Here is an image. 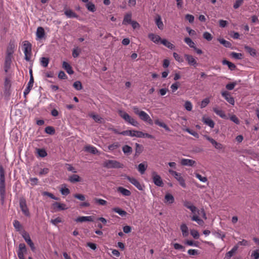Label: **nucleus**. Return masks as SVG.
<instances>
[{
  "mask_svg": "<svg viewBox=\"0 0 259 259\" xmlns=\"http://www.w3.org/2000/svg\"><path fill=\"white\" fill-rule=\"evenodd\" d=\"M118 114L119 116L123 119L128 124L136 126L138 127L139 125V122L134 118H132L125 111L120 110L118 111Z\"/></svg>",
  "mask_w": 259,
  "mask_h": 259,
  "instance_id": "nucleus-1",
  "label": "nucleus"
},
{
  "mask_svg": "<svg viewBox=\"0 0 259 259\" xmlns=\"http://www.w3.org/2000/svg\"><path fill=\"white\" fill-rule=\"evenodd\" d=\"M168 172L169 174H170L172 176L174 177V178L179 182L180 185L183 188H185L186 187L185 180L182 176L181 173L178 172L172 169H169Z\"/></svg>",
  "mask_w": 259,
  "mask_h": 259,
  "instance_id": "nucleus-2",
  "label": "nucleus"
},
{
  "mask_svg": "<svg viewBox=\"0 0 259 259\" xmlns=\"http://www.w3.org/2000/svg\"><path fill=\"white\" fill-rule=\"evenodd\" d=\"M104 165L108 168H122L123 165L117 161L108 160L105 162Z\"/></svg>",
  "mask_w": 259,
  "mask_h": 259,
  "instance_id": "nucleus-3",
  "label": "nucleus"
},
{
  "mask_svg": "<svg viewBox=\"0 0 259 259\" xmlns=\"http://www.w3.org/2000/svg\"><path fill=\"white\" fill-rule=\"evenodd\" d=\"M19 206L23 214L26 217H30V212L26 204V200L24 198L20 199Z\"/></svg>",
  "mask_w": 259,
  "mask_h": 259,
  "instance_id": "nucleus-4",
  "label": "nucleus"
},
{
  "mask_svg": "<svg viewBox=\"0 0 259 259\" xmlns=\"http://www.w3.org/2000/svg\"><path fill=\"white\" fill-rule=\"evenodd\" d=\"M21 235H22L23 238H24V239L25 240V241H26V242L31 248V249L32 250V251H34L35 250V247L34 246V245L33 242L32 241V240L30 237L29 234L27 232H26V231H23L21 233Z\"/></svg>",
  "mask_w": 259,
  "mask_h": 259,
  "instance_id": "nucleus-5",
  "label": "nucleus"
},
{
  "mask_svg": "<svg viewBox=\"0 0 259 259\" xmlns=\"http://www.w3.org/2000/svg\"><path fill=\"white\" fill-rule=\"evenodd\" d=\"M152 176L153 183L155 185L158 187H162L163 183L160 176L158 175L155 171L152 172Z\"/></svg>",
  "mask_w": 259,
  "mask_h": 259,
  "instance_id": "nucleus-6",
  "label": "nucleus"
},
{
  "mask_svg": "<svg viewBox=\"0 0 259 259\" xmlns=\"http://www.w3.org/2000/svg\"><path fill=\"white\" fill-rule=\"evenodd\" d=\"M27 250L24 243H20L19 245V249L17 251L18 256L19 259H25L24 254L26 253Z\"/></svg>",
  "mask_w": 259,
  "mask_h": 259,
  "instance_id": "nucleus-7",
  "label": "nucleus"
},
{
  "mask_svg": "<svg viewBox=\"0 0 259 259\" xmlns=\"http://www.w3.org/2000/svg\"><path fill=\"white\" fill-rule=\"evenodd\" d=\"M53 207L55 211L66 210L68 208L65 204L58 202H55L53 204Z\"/></svg>",
  "mask_w": 259,
  "mask_h": 259,
  "instance_id": "nucleus-8",
  "label": "nucleus"
},
{
  "mask_svg": "<svg viewBox=\"0 0 259 259\" xmlns=\"http://www.w3.org/2000/svg\"><path fill=\"white\" fill-rule=\"evenodd\" d=\"M139 117L145 122H147L150 125H152L153 122L149 115L145 111H143L140 113Z\"/></svg>",
  "mask_w": 259,
  "mask_h": 259,
  "instance_id": "nucleus-9",
  "label": "nucleus"
},
{
  "mask_svg": "<svg viewBox=\"0 0 259 259\" xmlns=\"http://www.w3.org/2000/svg\"><path fill=\"white\" fill-rule=\"evenodd\" d=\"M204 137L207 140L209 141L217 149L222 150L224 148V146L222 144L217 142L212 138L206 135L204 136Z\"/></svg>",
  "mask_w": 259,
  "mask_h": 259,
  "instance_id": "nucleus-10",
  "label": "nucleus"
},
{
  "mask_svg": "<svg viewBox=\"0 0 259 259\" xmlns=\"http://www.w3.org/2000/svg\"><path fill=\"white\" fill-rule=\"evenodd\" d=\"M126 179L131 183L134 185L139 190H143V186L140 183V182L137 179H136L134 178L130 177L129 176L127 177Z\"/></svg>",
  "mask_w": 259,
  "mask_h": 259,
  "instance_id": "nucleus-11",
  "label": "nucleus"
},
{
  "mask_svg": "<svg viewBox=\"0 0 259 259\" xmlns=\"http://www.w3.org/2000/svg\"><path fill=\"white\" fill-rule=\"evenodd\" d=\"M148 38L156 44L161 43V41L162 40L158 35L153 33H150L148 34Z\"/></svg>",
  "mask_w": 259,
  "mask_h": 259,
  "instance_id": "nucleus-12",
  "label": "nucleus"
},
{
  "mask_svg": "<svg viewBox=\"0 0 259 259\" xmlns=\"http://www.w3.org/2000/svg\"><path fill=\"white\" fill-rule=\"evenodd\" d=\"M222 96L231 105H234L235 101L234 98L231 96L230 94L227 91L222 92Z\"/></svg>",
  "mask_w": 259,
  "mask_h": 259,
  "instance_id": "nucleus-13",
  "label": "nucleus"
},
{
  "mask_svg": "<svg viewBox=\"0 0 259 259\" xmlns=\"http://www.w3.org/2000/svg\"><path fill=\"white\" fill-rule=\"evenodd\" d=\"M33 82H34L33 77H30V79L27 84V87L24 90V92H23V94L25 97H26V96L29 93L30 91L32 89L33 85Z\"/></svg>",
  "mask_w": 259,
  "mask_h": 259,
  "instance_id": "nucleus-14",
  "label": "nucleus"
},
{
  "mask_svg": "<svg viewBox=\"0 0 259 259\" xmlns=\"http://www.w3.org/2000/svg\"><path fill=\"white\" fill-rule=\"evenodd\" d=\"M16 47L15 42L13 41H11L7 49V55L12 56L15 50Z\"/></svg>",
  "mask_w": 259,
  "mask_h": 259,
  "instance_id": "nucleus-15",
  "label": "nucleus"
},
{
  "mask_svg": "<svg viewBox=\"0 0 259 259\" xmlns=\"http://www.w3.org/2000/svg\"><path fill=\"white\" fill-rule=\"evenodd\" d=\"M76 222H93L94 217L93 216H82L78 217L75 219Z\"/></svg>",
  "mask_w": 259,
  "mask_h": 259,
  "instance_id": "nucleus-16",
  "label": "nucleus"
},
{
  "mask_svg": "<svg viewBox=\"0 0 259 259\" xmlns=\"http://www.w3.org/2000/svg\"><path fill=\"white\" fill-rule=\"evenodd\" d=\"M181 164L184 166H193L196 164V161L192 159L182 158L181 160Z\"/></svg>",
  "mask_w": 259,
  "mask_h": 259,
  "instance_id": "nucleus-17",
  "label": "nucleus"
},
{
  "mask_svg": "<svg viewBox=\"0 0 259 259\" xmlns=\"http://www.w3.org/2000/svg\"><path fill=\"white\" fill-rule=\"evenodd\" d=\"M31 45L28 41L23 42L24 53V54L31 53Z\"/></svg>",
  "mask_w": 259,
  "mask_h": 259,
  "instance_id": "nucleus-18",
  "label": "nucleus"
},
{
  "mask_svg": "<svg viewBox=\"0 0 259 259\" xmlns=\"http://www.w3.org/2000/svg\"><path fill=\"white\" fill-rule=\"evenodd\" d=\"M155 24L157 25V27L160 29L162 30L164 27L163 22L162 21L161 16L160 15H157L155 19Z\"/></svg>",
  "mask_w": 259,
  "mask_h": 259,
  "instance_id": "nucleus-19",
  "label": "nucleus"
},
{
  "mask_svg": "<svg viewBox=\"0 0 259 259\" xmlns=\"http://www.w3.org/2000/svg\"><path fill=\"white\" fill-rule=\"evenodd\" d=\"M184 57L186 60L188 61L189 64L190 65H196L197 64V62L195 59L191 55H189L188 54H185Z\"/></svg>",
  "mask_w": 259,
  "mask_h": 259,
  "instance_id": "nucleus-20",
  "label": "nucleus"
},
{
  "mask_svg": "<svg viewBox=\"0 0 259 259\" xmlns=\"http://www.w3.org/2000/svg\"><path fill=\"white\" fill-rule=\"evenodd\" d=\"M12 56L6 55L5 63V70L7 72L8 69L10 68L12 62Z\"/></svg>",
  "mask_w": 259,
  "mask_h": 259,
  "instance_id": "nucleus-21",
  "label": "nucleus"
},
{
  "mask_svg": "<svg viewBox=\"0 0 259 259\" xmlns=\"http://www.w3.org/2000/svg\"><path fill=\"white\" fill-rule=\"evenodd\" d=\"M117 192L120 193L123 196H129L131 195V192L130 190L122 187H119L117 189Z\"/></svg>",
  "mask_w": 259,
  "mask_h": 259,
  "instance_id": "nucleus-22",
  "label": "nucleus"
},
{
  "mask_svg": "<svg viewBox=\"0 0 259 259\" xmlns=\"http://www.w3.org/2000/svg\"><path fill=\"white\" fill-rule=\"evenodd\" d=\"M65 15L68 18H78V15L70 9H66L64 11Z\"/></svg>",
  "mask_w": 259,
  "mask_h": 259,
  "instance_id": "nucleus-23",
  "label": "nucleus"
},
{
  "mask_svg": "<svg viewBox=\"0 0 259 259\" xmlns=\"http://www.w3.org/2000/svg\"><path fill=\"white\" fill-rule=\"evenodd\" d=\"M202 121L211 128H213L214 126V122L209 117H203L202 118Z\"/></svg>",
  "mask_w": 259,
  "mask_h": 259,
  "instance_id": "nucleus-24",
  "label": "nucleus"
},
{
  "mask_svg": "<svg viewBox=\"0 0 259 259\" xmlns=\"http://www.w3.org/2000/svg\"><path fill=\"white\" fill-rule=\"evenodd\" d=\"M180 229L182 233V235L184 237H186L189 235V230L186 224H182L180 226Z\"/></svg>",
  "mask_w": 259,
  "mask_h": 259,
  "instance_id": "nucleus-25",
  "label": "nucleus"
},
{
  "mask_svg": "<svg viewBox=\"0 0 259 259\" xmlns=\"http://www.w3.org/2000/svg\"><path fill=\"white\" fill-rule=\"evenodd\" d=\"M174 201V197L171 194L167 193L165 195L164 203L170 204L173 203Z\"/></svg>",
  "mask_w": 259,
  "mask_h": 259,
  "instance_id": "nucleus-26",
  "label": "nucleus"
},
{
  "mask_svg": "<svg viewBox=\"0 0 259 259\" xmlns=\"http://www.w3.org/2000/svg\"><path fill=\"white\" fill-rule=\"evenodd\" d=\"M63 67L69 74H72L74 73L71 66L66 62H63Z\"/></svg>",
  "mask_w": 259,
  "mask_h": 259,
  "instance_id": "nucleus-27",
  "label": "nucleus"
},
{
  "mask_svg": "<svg viewBox=\"0 0 259 259\" xmlns=\"http://www.w3.org/2000/svg\"><path fill=\"white\" fill-rule=\"evenodd\" d=\"M222 64L225 65H227L229 69L231 71L235 70L236 66L233 63L224 59L222 61Z\"/></svg>",
  "mask_w": 259,
  "mask_h": 259,
  "instance_id": "nucleus-28",
  "label": "nucleus"
},
{
  "mask_svg": "<svg viewBox=\"0 0 259 259\" xmlns=\"http://www.w3.org/2000/svg\"><path fill=\"white\" fill-rule=\"evenodd\" d=\"M245 50L252 57H255L256 55V52L255 49L252 48L248 46H244Z\"/></svg>",
  "mask_w": 259,
  "mask_h": 259,
  "instance_id": "nucleus-29",
  "label": "nucleus"
},
{
  "mask_svg": "<svg viewBox=\"0 0 259 259\" xmlns=\"http://www.w3.org/2000/svg\"><path fill=\"white\" fill-rule=\"evenodd\" d=\"M146 162L140 163L138 166V170L141 174H144L147 168Z\"/></svg>",
  "mask_w": 259,
  "mask_h": 259,
  "instance_id": "nucleus-30",
  "label": "nucleus"
},
{
  "mask_svg": "<svg viewBox=\"0 0 259 259\" xmlns=\"http://www.w3.org/2000/svg\"><path fill=\"white\" fill-rule=\"evenodd\" d=\"M68 180L70 182L74 183L80 182L81 181V179L78 175L74 174L70 176L68 178Z\"/></svg>",
  "mask_w": 259,
  "mask_h": 259,
  "instance_id": "nucleus-31",
  "label": "nucleus"
},
{
  "mask_svg": "<svg viewBox=\"0 0 259 259\" xmlns=\"http://www.w3.org/2000/svg\"><path fill=\"white\" fill-rule=\"evenodd\" d=\"M132 21V14L131 13H127L124 17V19L122 21V24L127 25L130 24Z\"/></svg>",
  "mask_w": 259,
  "mask_h": 259,
  "instance_id": "nucleus-32",
  "label": "nucleus"
},
{
  "mask_svg": "<svg viewBox=\"0 0 259 259\" xmlns=\"http://www.w3.org/2000/svg\"><path fill=\"white\" fill-rule=\"evenodd\" d=\"M36 35L38 38H42L45 35L44 28L41 27H38L36 30Z\"/></svg>",
  "mask_w": 259,
  "mask_h": 259,
  "instance_id": "nucleus-33",
  "label": "nucleus"
},
{
  "mask_svg": "<svg viewBox=\"0 0 259 259\" xmlns=\"http://www.w3.org/2000/svg\"><path fill=\"white\" fill-rule=\"evenodd\" d=\"M238 245H235L232 249L226 253V257L227 259L230 258L238 250Z\"/></svg>",
  "mask_w": 259,
  "mask_h": 259,
  "instance_id": "nucleus-34",
  "label": "nucleus"
},
{
  "mask_svg": "<svg viewBox=\"0 0 259 259\" xmlns=\"http://www.w3.org/2000/svg\"><path fill=\"white\" fill-rule=\"evenodd\" d=\"M213 111L217 114L218 116L221 117L222 118L226 119L227 116L225 113V112L221 109H219L217 108H213Z\"/></svg>",
  "mask_w": 259,
  "mask_h": 259,
  "instance_id": "nucleus-35",
  "label": "nucleus"
},
{
  "mask_svg": "<svg viewBox=\"0 0 259 259\" xmlns=\"http://www.w3.org/2000/svg\"><path fill=\"white\" fill-rule=\"evenodd\" d=\"M112 211L116 213H117L119 215H120L121 217H125L127 214V212L117 207L113 208Z\"/></svg>",
  "mask_w": 259,
  "mask_h": 259,
  "instance_id": "nucleus-36",
  "label": "nucleus"
},
{
  "mask_svg": "<svg viewBox=\"0 0 259 259\" xmlns=\"http://www.w3.org/2000/svg\"><path fill=\"white\" fill-rule=\"evenodd\" d=\"M85 151L94 154L98 153L97 149L95 147L91 145L87 146L85 147Z\"/></svg>",
  "mask_w": 259,
  "mask_h": 259,
  "instance_id": "nucleus-37",
  "label": "nucleus"
},
{
  "mask_svg": "<svg viewBox=\"0 0 259 259\" xmlns=\"http://www.w3.org/2000/svg\"><path fill=\"white\" fill-rule=\"evenodd\" d=\"M155 123L156 125L164 128L166 131L169 132L170 131V128L165 123L159 121L158 119L155 120Z\"/></svg>",
  "mask_w": 259,
  "mask_h": 259,
  "instance_id": "nucleus-38",
  "label": "nucleus"
},
{
  "mask_svg": "<svg viewBox=\"0 0 259 259\" xmlns=\"http://www.w3.org/2000/svg\"><path fill=\"white\" fill-rule=\"evenodd\" d=\"M161 44H162L164 46L171 50L175 48L174 45L169 41H168V40H167L166 39H163L161 41Z\"/></svg>",
  "mask_w": 259,
  "mask_h": 259,
  "instance_id": "nucleus-39",
  "label": "nucleus"
},
{
  "mask_svg": "<svg viewBox=\"0 0 259 259\" xmlns=\"http://www.w3.org/2000/svg\"><path fill=\"white\" fill-rule=\"evenodd\" d=\"M90 116L93 118V119L98 123H102L104 121L103 119L97 114H91Z\"/></svg>",
  "mask_w": 259,
  "mask_h": 259,
  "instance_id": "nucleus-40",
  "label": "nucleus"
},
{
  "mask_svg": "<svg viewBox=\"0 0 259 259\" xmlns=\"http://www.w3.org/2000/svg\"><path fill=\"white\" fill-rule=\"evenodd\" d=\"M184 41L188 45L190 48L194 49L195 47V44L192 39L189 37H185L184 38Z\"/></svg>",
  "mask_w": 259,
  "mask_h": 259,
  "instance_id": "nucleus-41",
  "label": "nucleus"
},
{
  "mask_svg": "<svg viewBox=\"0 0 259 259\" xmlns=\"http://www.w3.org/2000/svg\"><path fill=\"white\" fill-rule=\"evenodd\" d=\"M191 220L197 222L199 225H203L204 224L203 221L200 219L197 214L193 215L191 218Z\"/></svg>",
  "mask_w": 259,
  "mask_h": 259,
  "instance_id": "nucleus-42",
  "label": "nucleus"
},
{
  "mask_svg": "<svg viewBox=\"0 0 259 259\" xmlns=\"http://www.w3.org/2000/svg\"><path fill=\"white\" fill-rule=\"evenodd\" d=\"M41 65L44 67L48 66L49 63V59L47 57H41L40 59Z\"/></svg>",
  "mask_w": 259,
  "mask_h": 259,
  "instance_id": "nucleus-43",
  "label": "nucleus"
},
{
  "mask_svg": "<svg viewBox=\"0 0 259 259\" xmlns=\"http://www.w3.org/2000/svg\"><path fill=\"white\" fill-rule=\"evenodd\" d=\"M218 40L222 45L226 48H230L231 47V44L229 41H227L224 39L219 38Z\"/></svg>",
  "mask_w": 259,
  "mask_h": 259,
  "instance_id": "nucleus-44",
  "label": "nucleus"
},
{
  "mask_svg": "<svg viewBox=\"0 0 259 259\" xmlns=\"http://www.w3.org/2000/svg\"><path fill=\"white\" fill-rule=\"evenodd\" d=\"M242 54L241 53H238L236 52H232L230 54V56L237 60H241L242 58Z\"/></svg>",
  "mask_w": 259,
  "mask_h": 259,
  "instance_id": "nucleus-45",
  "label": "nucleus"
},
{
  "mask_svg": "<svg viewBox=\"0 0 259 259\" xmlns=\"http://www.w3.org/2000/svg\"><path fill=\"white\" fill-rule=\"evenodd\" d=\"M95 203L101 205H105L107 204V202L102 199L95 198L94 199Z\"/></svg>",
  "mask_w": 259,
  "mask_h": 259,
  "instance_id": "nucleus-46",
  "label": "nucleus"
},
{
  "mask_svg": "<svg viewBox=\"0 0 259 259\" xmlns=\"http://www.w3.org/2000/svg\"><path fill=\"white\" fill-rule=\"evenodd\" d=\"M13 226L17 231H20L22 228V225L18 220H14L13 222Z\"/></svg>",
  "mask_w": 259,
  "mask_h": 259,
  "instance_id": "nucleus-47",
  "label": "nucleus"
},
{
  "mask_svg": "<svg viewBox=\"0 0 259 259\" xmlns=\"http://www.w3.org/2000/svg\"><path fill=\"white\" fill-rule=\"evenodd\" d=\"M73 87L77 91H80L82 89V86L80 81H76L73 83Z\"/></svg>",
  "mask_w": 259,
  "mask_h": 259,
  "instance_id": "nucleus-48",
  "label": "nucleus"
},
{
  "mask_svg": "<svg viewBox=\"0 0 259 259\" xmlns=\"http://www.w3.org/2000/svg\"><path fill=\"white\" fill-rule=\"evenodd\" d=\"M86 7H87L88 10L91 12H94L96 10L95 5L91 2L88 3L86 5Z\"/></svg>",
  "mask_w": 259,
  "mask_h": 259,
  "instance_id": "nucleus-49",
  "label": "nucleus"
},
{
  "mask_svg": "<svg viewBox=\"0 0 259 259\" xmlns=\"http://www.w3.org/2000/svg\"><path fill=\"white\" fill-rule=\"evenodd\" d=\"M37 153L38 155L41 157H45L47 155V153L44 149H37Z\"/></svg>",
  "mask_w": 259,
  "mask_h": 259,
  "instance_id": "nucleus-50",
  "label": "nucleus"
},
{
  "mask_svg": "<svg viewBox=\"0 0 259 259\" xmlns=\"http://www.w3.org/2000/svg\"><path fill=\"white\" fill-rule=\"evenodd\" d=\"M42 194L44 196H47L54 200H59V198L58 197L55 196L53 194L49 193L48 192H46V191L44 192H42Z\"/></svg>",
  "mask_w": 259,
  "mask_h": 259,
  "instance_id": "nucleus-51",
  "label": "nucleus"
},
{
  "mask_svg": "<svg viewBox=\"0 0 259 259\" xmlns=\"http://www.w3.org/2000/svg\"><path fill=\"white\" fill-rule=\"evenodd\" d=\"M122 151L124 154H130L132 152V149L128 145H124L122 147Z\"/></svg>",
  "mask_w": 259,
  "mask_h": 259,
  "instance_id": "nucleus-52",
  "label": "nucleus"
},
{
  "mask_svg": "<svg viewBox=\"0 0 259 259\" xmlns=\"http://www.w3.org/2000/svg\"><path fill=\"white\" fill-rule=\"evenodd\" d=\"M192 104L190 101H187L185 102L184 104V107L187 111H191L192 109Z\"/></svg>",
  "mask_w": 259,
  "mask_h": 259,
  "instance_id": "nucleus-53",
  "label": "nucleus"
},
{
  "mask_svg": "<svg viewBox=\"0 0 259 259\" xmlns=\"http://www.w3.org/2000/svg\"><path fill=\"white\" fill-rule=\"evenodd\" d=\"M203 37L204 38H205L206 40L208 41H210L212 39V35L209 33L208 32H204L203 34Z\"/></svg>",
  "mask_w": 259,
  "mask_h": 259,
  "instance_id": "nucleus-54",
  "label": "nucleus"
},
{
  "mask_svg": "<svg viewBox=\"0 0 259 259\" xmlns=\"http://www.w3.org/2000/svg\"><path fill=\"white\" fill-rule=\"evenodd\" d=\"M45 132H46V133H47V134H50V135H53L55 133L54 127H53L52 126H48L46 127Z\"/></svg>",
  "mask_w": 259,
  "mask_h": 259,
  "instance_id": "nucleus-55",
  "label": "nucleus"
},
{
  "mask_svg": "<svg viewBox=\"0 0 259 259\" xmlns=\"http://www.w3.org/2000/svg\"><path fill=\"white\" fill-rule=\"evenodd\" d=\"M65 186H66L64 185V187L61 188V189H60V192L62 195L66 196L70 193V190Z\"/></svg>",
  "mask_w": 259,
  "mask_h": 259,
  "instance_id": "nucleus-56",
  "label": "nucleus"
},
{
  "mask_svg": "<svg viewBox=\"0 0 259 259\" xmlns=\"http://www.w3.org/2000/svg\"><path fill=\"white\" fill-rule=\"evenodd\" d=\"M173 245H174V247L175 249L180 250H182V251H185V247L183 245H182L179 243H174L173 244Z\"/></svg>",
  "mask_w": 259,
  "mask_h": 259,
  "instance_id": "nucleus-57",
  "label": "nucleus"
},
{
  "mask_svg": "<svg viewBox=\"0 0 259 259\" xmlns=\"http://www.w3.org/2000/svg\"><path fill=\"white\" fill-rule=\"evenodd\" d=\"M173 56L175 60L180 63L184 61L183 58L177 53H174Z\"/></svg>",
  "mask_w": 259,
  "mask_h": 259,
  "instance_id": "nucleus-58",
  "label": "nucleus"
},
{
  "mask_svg": "<svg viewBox=\"0 0 259 259\" xmlns=\"http://www.w3.org/2000/svg\"><path fill=\"white\" fill-rule=\"evenodd\" d=\"M119 146L118 143L116 142L108 146V148L110 151H113Z\"/></svg>",
  "mask_w": 259,
  "mask_h": 259,
  "instance_id": "nucleus-59",
  "label": "nucleus"
},
{
  "mask_svg": "<svg viewBox=\"0 0 259 259\" xmlns=\"http://www.w3.org/2000/svg\"><path fill=\"white\" fill-rule=\"evenodd\" d=\"M189 209H190L191 210V211L193 214V215L199 214L200 210L199 209H198L197 208V207L196 206H195L194 205L191 206V207L189 208Z\"/></svg>",
  "mask_w": 259,
  "mask_h": 259,
  "instance_id": "nucleus-60",
  "label": "nucleus"
},
{
  "mask_svg": "<svg viewBox=\"0 0 259 259\" xmlns=\"http://www.w3.org/2000/svg\"><path fill=\"white\" fill-rule=\"evenodd\" d=\"M142 132L137 131H132L131 137H137V138H142Z\"/></svg>",
  "mask_w": 259,
  "mask_h": 259,
  "instance_id": "nucleus-61",
  "label": "nucleus"
},
{
  "mask_svg": "<svg viewBox=\"0 0 259 259\" xmlns=\"http://www.w3.org/2000/svg\"><path fill=\"white\" fill-rule=\"evenodd\" d=\"M209 103V100L208 98H205L203 99L200 104V107L203 108L205 107Z\"/></svg>",
  "mask_w": 259,
  "mask_h": 259,
  "instance_id": "nucleus-62",
  "label": "nucleus"
},
{
  "mask_svg": "<svg viewBox=\"0 0 259 259\" xmlns=\"http://www.w3.org/2000/svg\"><path fill=\"white\" fill-rule=\"evenodd\" d=\"M190 234L195 239H198L199 237V234L198 232L196 230H191Z\"/></svg>",
  "mask_w": 259,
  "mask_h": 259,
  "instance_id": "nucleus-63",
  "label": "nucleus"
},
{
  "mask_svg": "<svg viewBox=\"0 0 259 259\" xmlns=\"http://www.w3.org/2000/svg\"><path fill=\"white\" fill-rule=\"evenodd\" d=\"M251 256L254 259L259 258V249H256L253 251L251 253Z\"/></svg>",
  "mask_w": 259,
  "mask_h": 259,
  "instance_id": "nucleus-64",
  "label": "nucleus"
}]
</instances>
